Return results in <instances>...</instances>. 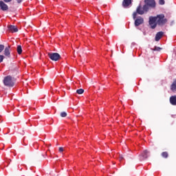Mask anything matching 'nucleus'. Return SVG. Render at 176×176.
<instances>
[{"instance_id":"f257e3e1","label":"nucleus","mask_w":176,"mask_h":176,"mask_svg":"<svg viewBox=\"0 0 176 176\" xmlns=\"http://www.w3.org/2000/svg\"><path fill=\"white\" fill-rule=\"evenodd\" d=\"M148 6H144L143 7L141 6V4H140L137 9H136V12H133V20H135V19H137V14H144V13L148 12Z\"/></svg>"},{"instance_id":"f03ea898","label":"nucleus","mask_w":176,"mask_h":176,"mask_svg":"<svg viewBox=\"0 0 176 176\" xmlns=\"http://www.w3.org/2000/svg\"><path fill=\"white\" fill-rule=\"evenodd\" d=\"M3 85L7 87H13L14 86V80L11 76H7L4 78Z\"/></svg>"},{"instance_id":"7ed1b4c3","label":"nucleus","mask_w":176,"mask_h":176,"mask_svg":"<svg viewBox=\"0 0 176 176\" xmlns=\"http://www.w3.org/2000/svg\"><path fill=\"white\" fill-rule=\"evenodd\" d=\"M157 19V24L158 25H164L168 21L167 19L164 16L163 14H158L155 16Z\"/></svg>"},{"instance_id":"20e7f679","label":"nucleus","mask_w":176,"mask_h":176,"mask_svg":"<svg viewBox=\"0 0 176 176\" xmlns=\"http://www.w3.org/2000/svg\"><path fill=\"white\" fill-rule=\"evenodd\" d=\"M156 16H150L148 20V24L151 30H155L157 27V21Z\"/></svg>"},{"instance_id":"39448f33","label":"nucleus","mask_w":176,"mask_h":176,"mask_svg":"<svg viewBox=\"0 0 176 176\" xmlns=\"http://www.w3.org/2000/svg\"><path fill=\"white\" fill-rule=\"evenodd\" d=\"M48 57L52 61H58V60H60V58H61V56L58 53H49Z\"/></svg>"},{"instance_id":"423d86ee","label":"nucleus","mask_w":176,"mask_h":176,"mask_svg":"<svg viewBox=\"0 0 176 176\" xmlns=\"http://www.w3.org/2000/svg\"><path fill=\"white\" fill-rule=\"evenodd\" d=\"M144 6H147V10H149V8H155L156 2L155 0H144Z\"/></svg>"},{"instance_id":"0eeeda50","label":"nucleus","mask_w":176,"mask_h":176,"mask_svg":"<svg viewBox=\"0 0 176 176\" xmlns=\"http://www.w3.org/2000/svg\"><path fill=\"white\" fill-rule=\"evenodd\" d=\"M0 9L3 10V12H6V10H9V6L3 1H0Z\"/></svg>"},{"instance_id":"6e6552de","label":"nucleus","mask_w":176,"mask_h":176,"mask_svg":"<svg viewBox=\"0 0 176 176\" xmlns=\"http://www.w3.org/2000/svg\"><path fill=\"white\" fill-rule=\"evenodd\" d=\"M3 54L6 56V57L10 58V45H8L5 47Z\"/></svg>"},{"instance_id":"1a4fd4ad","label":"nucleus","mask_w":176,"mask_h":176,"mask_svg":"<svg viewBox=\"0 0 176 176\" xmlns=\"http://www.w3.org/2000/svg\"><path fill=\"white\" fill-rule=\"evenodd\" d=\"M8 30L9 32H12V33L19 32V29L16 28V26L13 25H9L8 26Z\"/></svg>"},{"instance_id":"9d476101","label":"nucleus","mask_w":176,"mask_h":176,"mask_svg":"<svg viewBox=\"0 0 176 176\" xmlns=\"http://www.w3.org/2000/svg\"><path fill=\"white\" fill-rule=\"evenodd\" d=\"M141 24H144V18L139 16L135 20V27H138L139 25H141Z\"/></svg>"},{"instance_id":"9b49d317","label":"nucleus","mask_w":176,"mask_h":176,"mask_svg":"<svg viewBox=\"0 0 176 176\" xmlns=\"http://www.w3.org/2000/svg\"><path fill=\"white\" fill-rule=\"evenodd\" d=\"M149 153V151L148 150H144L140 155V160H144V159H148V154Z\"/></svg>"},{"instance_id":"f8f14e48","label":"nucleus","mask_w":176,"mask_h":176,"mask_svg":"<svg viewBox=\"0 0 176 176\" xmlns=\"http://www.w3.org/2000/svg\"><path fill=\"white\" fill-rule=\"evenodd\" d=\"M163 35H164V32H157L155 35L156 42H159V41H160V39H162V37L163 36Z\"/></svg>"},{"instance_id":"ddd939ff","label":"nucleus","mask_w":176,"mask_h":176,"mask_svg":"<svg viewBox=\"0 0 176 176\" xmlns=\"http://www.w3.org/2000/svg\"><path fill=\"white\" fill-rule=\"evenodd\" d=\"M131 5V0H123L122 6L123 8H129Z\"/></svg>"},{"instance_id":"4468645a","label":"nucleus","mask_w":176,"mask_h":176,"mask_svg":"<svg viewBox=\"0 0 176 176\" xmlns=\"http://www.w3.org/2000/svg\"><path fill=\"white\" fill-rule=\"evenodd\" d=\"M170 102L171 105H176V96H173L170 98Z\"/></svg>"},{"instance_id":"2eb2a0df","label":"nucleus","mask_w":176,"mask_h":176,"mask_svg":"<svg viewBox=\"0 0 176 176\" xmlns=\"http://www.w3.org/2000/svg\"><path fill=\"white\" fill-rule=\"evenodd\" d=\"M170 90L172 91H176V80H175L170 85Z\"/></svg>"},{"instance_id":"dca6fc26","label":"nucleus","mask_w":176,"mask_h":176,"mask_svg":"<svg viewBox=\"0 0 176 176\" xmlns=\"http://www.w3.org/2000/svg\"><path fill=\"white\" fill-rule=\"evenodd\" d=\"M16 52H17L18 54H21V53H23V48L21 47V45L17 46Z\"/></svg>"},{"instance_id":"f3484780","label":"nucleus","mask_w":176,"mask_h":176,"mask_svg":"<svg viewBox=\"0 0 176 176\" xmlns=\"http://www.w3.org/2000/svg\"><path fill=\"white\" fill-rule=\"evenodd\" d=\"M161 156H162L164 159H167V157H168V153L167 151L162 152Z\"/></svg>"},{"instance_id":"a211bd4d","label":"nucleus","mask_w":176,"mask_h":176,"mask_svg":"<svg viewBox=\"0 0 176 176\" xmlns=\"http://www.w3.org/2000/svg\"><path fill=\"white\" fill-rule=\"evenodd\" d=\"M77 94H83L85 93V90L83 89H79L76 90Z\"/></svg>"},{"instance_id":"6ab92c4d","label":"nucleus","mask_w":176,"mask_h":176,"mask_svg":"<svg viewBox=\"0 0 176 176\" xmlns=\"http://www.w3.org/2000/svg\"><path fill=\"white\" fill-rule=\"evenodd\" d=\"M61 118H67V112L63 111L60 113Z\"/></svg>"},{"instance_id":"aec40b11","label":"nucleus","mask_w":176,"mask_h":176,"mask_svg":"<svg viewBox=\"0 0 176 176\" xmlns=\"http://www.w3.org/2000/svg\"><path fill=\"white\" fill-rule=\"evenodd\" d=\"M5 49V45L0 44V53H2Z\"/></svg>"},{"instance_id":"412c9836","label":"nucleus","mask_w":176,"mask_h":176,"mask_svg":"<svg viewBox=\"0 0 176 176\" xmlns=\"http://www.w3.org/2000/svg\"><path fill=\"white\" fill-rule=\"evenodd\" d=\"M153 50L156 52H160V50H162V48L160 47H155L154 49H153Z\"/></svg>"},{"instance_id":"4be33fe9","label":"nucleus","mask_w":176,"mask_h":176,"mask_svg":"<svg viewBox=\"0 0 176 176\" xmlns=\"http://www.w3.org/2000/svg\"><path fill=\"white\" fill-rule=\"evenodd\" d=\"M4 59H5V56L0 55V63H2V61H3Z\"/></svg>"},{"instance_id":"5701e85b","label":"nucleus","mask_w":176,"mask_h":176,"mask_svg":"<svg viewBox=\"0 0 176 176\" xmlns=\"http://www.w3.org/2000/svg\"><path fill=\"white\" fill-rule=\"evenodd\" d=\"M124 159V157H123L122 155H119L120 162H122V160H123Z\"/></svg>"},{"instance_id":"b1692460","label":"nucleus","mask_w":176,"mask_h":176,"mask_svg":"<svg viewBox=\"0 0 176 176\" xmlns=\"http://www.w3.org/2000/svg\"><path fill=\"white\" fill-rule=\"evenodd\" d=\"M160 5H164V0H159Z\"/></svg>"},{"instance_id":"393cba45","label":"nucleus","mask_w":176,"mask_h":176,"mask_svg":"<svg viewBox=\"0 0 176 176\" xmlns=\"http://www.w3.org/2000/svg\"><path fill=\"white\" fill-rule=\"evenodd\" d=\"M59 152H64V148L59 147Z\"/></svg>"},{"instance_id":"a878e982","label":"nucleus","mask_w":176,"mask_h":176,"mask_svg":"<svg viewBox=\"0 0 176 176\" xmlns=\"http://www.w3.org/2000/svg\"><path fill=\"white\" fill-rule=\"evenodd\" d=\"M6 3H9L12 0H3Z\"/></svg>"},{"instance_id":"bb28decb","label":"nucleus","mask_w":176,"mask_h":176,"mask_svg":"<svg viewBox=\"0 0 176 176\" xmlns=\"http://www.w3.org/2000/svg\"><path fill=\"white\" fill-rule=\"evenodd\" d=\"M18 3H21L23 0H16Z\"/></svg>"},{"instance_id":"cd10ccee","label":"nucleus","mask_w":176,"mask_h":176,"mask_svg":"<svg viewBox=\"0 0 176 176\" xmlns=\"http://www.w3.org/2000/svg\"><path fill=\"white\" fill-rule=\"evenodd\" d=\"M111 53H113V50H111Z\"/></svg>"}]
</instances>
